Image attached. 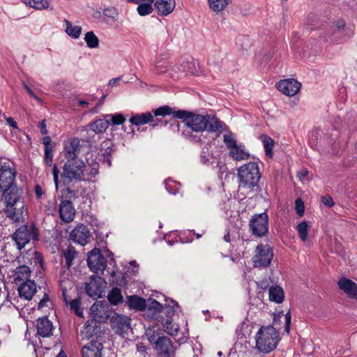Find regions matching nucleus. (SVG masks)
I'll return each instance as SVG.
<instances>
[{"mask_svg":"<svg viewBox=\"0 0 357 357\" xmlns=\"http://www.w3.org/2000/svg\"><path fill=\"white\" fill-rule=\"evenodd\" d=\"M43 144L45 146L44 151H54L56 144L52 141L50 136H45L43 138Z\"/></svg>","mask_w":357,"mask_h":357,"instance_id":"603ef678","label":"nucleus"},{"mask_svg":"<svg viewBox=\"0 0 357 357\" xmlns=\"http://www.w3.org/2000/svg\"><path fill=\"white\" fill-rule=\"evenodd\" d=\"M91 237L90 231L83 224L77 225L70 233L69 238L73 242L85 245L88 243Z\"/></svg>","mask_w":357,"mask_h":357,"instance_id":"2eb2a0df","label":"nucleus"},{"mask_svg":"<svg viewBox=\"0 0 357 357\" xmlns=\"http://www.w3.org/2000/svg\"><path fill=\"white\" fill-rule=\"evenodd\" d=\"M181 70L188 75H195L197 73L196 64L194 61L181 59Z\"/></svg>","mask_w":357,"mask_h":357,"instance_id":"58836bf2","label":"nucleus"},{"mask_svg":"<svg viewBox=\"0 0 357 357\" xmlns=\"http://www.w3.org/2000/svg\"><path fill=\"white\" fill-rule=\"evenodd\" d=\"M334 26L339 30L343 29L345 26V22L342 19H339L335 22Z\"/></svg>","mask_w":357,"mask_h":357,"instance_id":"69168bd1","label":"nucleus"},{"mask_svg":"<svg viewBox=\"0 0 357 357\" xmlns=\"http://www.w3.org/2000/svg\"><path fill=\"white\" fill-rule=\"evenodd\" d=\"M248 327V324L245 322H242L236 328V331L238 335H241L245 336L248 331L246 330Z\"/></svg>","mask_w":357,"mask_h":357,"instance_id":"6e6d98bb","label":"nucleus"},{"mask_svg":"<svg viewBox=\"0 0 357 357\" xmlns=\"http://www.w3.org/2000/svg\"><path fill=\"white\" fill-rule=\"evenodd\" d=\"M99 164L95 160L86 164L82 159L66 160L61 177L64 183L90 181L98 174Z\"/></svg>","mask_w":357,"mask_h":357,"instance_id":"f03ea898","label":"nucleus"},{"mask_svg":"<svg viewBox=\"0 0 357 357\" xmlns=\"http://www.w3.org/2000/svg\"><path fill=\"white\" fill-rule=\"evenodd\" d=\"M130 321L126 315L114 314L111 318L112 328L116 334L124 336L130 330Z\"/></svg>","mask_w":357,"mask_h":357,"instance_id":"4468645a","label":"nucleus"},{"mask_svg":"<svg viewBox=\"0 0 357 357\" xmlns=\"http://www.w3.org/2000/svg\"><path fill=\"white\" fill-rule=\"evenodd\" d=\"M153 121V115L151 112L133 114L129 120L132 126H139Z\"/></svg>","mask_w":357,"mask_h":357,"instance_id":"bb28decb","label":"nucleus"},{"mask_svg":"<svg viewBox=\"0 0 357 357\" xmlns=\"http://www.w3.org/2000/svg\"><path fill=\"white\" fill-rule=\"evenodd\" d=\"M163 306L156 300H153L150 305L148 308V312L151 313V317L155 319H160V320L162 319L160 314L162 312V310Z\"/></svg>","mask_w":357,"mask_h":357,"instance_id":"a19ab883","label":"nucleus"},{"mask_svg":"<svg viewBox=\"0 0 357 357\" xmlns=\"http://www.w3.org/2000/svg\"><path fill=\"white\" fill-rule=\"evenodd\" d=\"M105 285L106 282L102 278L93 275L90 277L89 282L86 283L85 291L89 296L97 299L102 297Z\"/></svg>","mask_w":357,"mask_h":357,"instance_id":"f8f14e48","label":"nucleus"},{"mask_svg":"<svg viewBox=\"0 0 357 357\" xmlns=\"http://www.w3.org/2000/svg\"><path fill=\"white\" fill-rule=\"evenodd\" d=\"M256 348L262 353L273 351L279 342V332L272 326H261L255 336Z\"/></svg>","mask_w":357,"mask_h":357,"instance_id":"39448f33","label":"nucleus"},{"mask_svg":"<svg viewBox=\"0 0 357 357\" xmlns=\"http://www.w3.org/2000/svg\"><path fill=\"white\" fill-rule=\"evenodd\" d=\"M105 117L108 119L109 125L112 126L122 125L126 120L124 116L121 114H105Z\"/></svg>","mask_w":357,"mask_h":357,"instance_id":"49530a36","label":"nucleus"},{"mask_svg":"<svg viewBox=\"0 0 357 357\" xmlns=\"http://www.w3.org/2000/svg\"><path fill=\"white\" fill-rule=\"evenodd\" d=\"M65 23L66 26V32L67 34L73 38H78L82 33V27L79 26H73L72 23L67 20H65Z\"/></svg>","mask_w":357,"mask_h":357,"instance_id":"ea45409f","label":"nucleus"},{"mask_svg":"<svg viewBox=\"0 0 357 357\" xmlns=\"http://www.w3.org/2000/svg\"><path fill=\"white\" fill-rule=\"evenodd\" d=\"M16 172L10 161L0 162V189L16 185Z\"/></svg>","mask_w":357,"mask_h":357,"instance_id":"9d476101","label":"nucleus"},{"mask_svg":"<svg viewBox=\"0 0 357 357\" xmlns=\"http://www.w3.org/2000/svg\"><path fill=\"white\" fill-rule=\"evenodd\" d=\"M31 271L29 266L23 265L17 267L15 271L14 280L16 284L30 280Z\"/></svg>","mask_w":357,"mask_h":357,"instance_id":"c756f323","label":"nucleus"},{"mask_svg":"<svg viewBox=\"0 0 357 357\" xmlns=\"http://www.w3.org/2000/svg\"><path fill=\"white\" fill-rule=\"evenodd\" d=\"M105 97H106V96H105V95H103V96L100 98V99L98 100V104H97V105H96V108H94V109H91V112L95 113V112H97L96 108H97L98 107H100V106L103 104Z\"/></svg>","mask_w":357,"mask_h":357,"instance_id":"774afa93","label":"nucleus"},{"mask_svg":"<svg viewBox=\"0 0 357 357\" xmlns=\"http://www.w3.org/2000/svg\"><path fill=\"white\" fill-rule=\"evenodd\" d=\"M176 6L175 0H155L154 6L161 16L172 13Z\"/></svg>","mask_w":357,"mask_h":357,"instance_id":"a878e982","label":"nucleus"},{"mask_svg":"<svg viewBox=\"0 0 357 357\" xmlns=\"http://www.w3.org/2000/svg\"><path fill=\"white\" fill-rule=\"evenodd\" d=\"M160 321L162 322L163 326L165 328L166 332L172 336H176L178 332V326L177 325L172 324V320L170 319H164L162 318L161 320L159 319Z\"/></svg>","mask_w":357,"mask_h":357,"instance_id":"37998d69","label":"nucleus"},{"mask_svg":"<svg viewBox=\"0 0 357 357\" xmlns=\"http://www.w3.org/2000/svg\"><path fill=\"white\" fill-rule=\"evenodd\" d=\"M108 301L113 305H118L123 303V298L121 290L118 287H113L107 294Z\"/></svg>","mask_w":357,"mask_h":357,"instance_id":"72a5a7b5","label":"nucleus"},{"mask_svg":"<svg viewBox=\"0 0 357 357\" xmlns=\"http://www.w3.org/2000/svg\"><path fill=\"white\" fill-rule=\"evenodd\" d=\"M7 123L13 128H17V123L12 117L6 118Z\"/></svg>","mask_w":357,"mask_h":357,"instance_id":"338daca9","label":"nucleus"},{"mask_svg":"<svg viewBox=\"0 0 357 357\" xmlns=\"http://www.w3.org/2000/svg\"><path fill=\"white\" fill-rule=\"evenodd\" d=\"M127 1L138 5L136 10L142 17L149 15L154 10L153 3L155 0H127Z\"/></svg>","mask_w":357,"mask_h":357,"instance_id":"5701e85b","label":"nucleus"},{"mask_svg":"<svg viewBox=\"0 0 357 357\" xmlns=\"http://www.w3.org/2000/svg\"><path fill=\"white\" fill-rule=\"evenodd\" d=\"M102 344L97 340L89 342L82 348V357H102Z\"/></svg>","mask_w":357,"mask_h":357,"instance_id":"412c9836","label":"nucleus"},{"mask_svg":"<svg viewBox=\"0 0 357 357\" xmlns=\"http://www.w3.org/2000/svg\"><path fill=\"white\" fill-rule=\"evenodd\" d=\"M321 202L327 207H333L335 204L332 197L329 195H326L321 197Z\"/></svg>","mask_w":357,"mask_h":357,"instance_id":"4d7b16f0","label":"nucleus"},{"mask_svg":"<svg viewBox=\"0 0 357 357\" xmlns=\"http://www.w3.org/2000/svg\"><path fill=\"white\" fill-rule=\"evenodd\" d=\"M109 126L108 119L105 116L103 119H98L89 125V129L93 131L95 133H102L104 132Z\"/></svg>","mask_w":357,"mask_h":357,"instance_id":"2f4dec72","label":"nucleus"},{"mask_svg":"<svg viewBox=\"0 0 357 357\" xmlns=\"http://www.w3.org/2000/svg\"><path fill=\"white\" fill-rule=\"evenodd\" d=\"M261 174L257 163L248 162L238 169V188L237 197L244 199L253 193L258 186Z\"/></svg>","mask_w":357,"mask_h":357,"instance_id":"7ed1b4c3","label":"nucleus"},{"mask_svg":"<svg viewBox=\"0 0 357 357\" xmlns=\"http://www.w3.org/2000/svg\"><path fill=\"white\" fill-rule=\"evenodd\" d=\"M308 227L309 225L306 221H303L296 226L299 238L303 242H305L307 238Z\"/></svg>","mask_w":357,"mask_h":357,"instance_id":"de8ad7c7","label":"nucleus"},{"mask_svg":"<svg viewBox=\"0 0 357 357\" xmlns=\"http://www.w3.org/2000/svg\"><path fill=\"white\" fill-rule=\"evenodd\" d=\"M137 354L139 357H149V351L150 349L146 347L142 342L136 344Z\"/></svg>","mask_w":357,"mask_h":357,"instance_id":"3c124183","label":"nucleus"},{"mask_svg":"<svg viewBox=\"0 0 357 357\" xmlns=\"http://www.w3.org/2000/svg\"><path fill=\"white\" fill-rule=\"evenodd\" d=\"M37 333L39 335L47 337L53 335V325L46 317L38 319L36 324Z\"/></svg>","mask_w":357,"mask_h":357,"instance_id":"393cba45","label":"nucleus"},{"mask_svg":"<svg viewBox=\"0 0 357 357\" xmlns=\"http://www.w3.org/2000/svg\"><path fill=\"white\" fill-rule=\"evenodd\" d=\"M50 301L48 294H45L43 298L40 301L38 305V309H41L47 305V303Z\"/></svg>","mask_w":357,"mask_h":357,"instance_id":"e2e57ef3","label":"nucleus"},{"mask_svg":"<svg viewBox=\"0 0 357 357\" xmlns=\"http://www.w3.org/2000/svg\"><path fill=\"white\" fill-rule=\"evenodd\" d=\"M260 138L263 143L266 155L269 158H272L273 156V149L275 144L274 140L266 135H261Z\"/></svg>","mask_w":357,"mask_h":357,"instance_id":"c9c22d12","label":"nucleus"},{"mask_svg":"<svg viewBox=\"0 0 357 357\" xmlns=\"http://www.w3.org/2000/svg\"><path fill=\"white\" fill-rule=\"evenodd\" d=\"M301 86V84L294 79L280 80L276 84L278 90L288 96L296 95L300 91Z\"/></svg>","mask_w":357,"mask_h":357,"instance_id":"dca6fc26","label":"nucleus"},{"mask_svg":"<svg viewBox=\"0 0 357 357\" xmlns=\"http://www.w3.org/2000/svg\"><path fill=\"white\" fill-rule=\"evenodd\" d=\"M40 129V132L42 135H46L47 133V128H46V123H45V120H43L42 121H40L39 123V125H38Z\"/></svg>","mask_w":357,"mask_h":357,"instance_id":"0e129e2a","label":"nucleus"},{"mask_svg":"<svg viewBox=\"0 0 357 357\" xmlns=\"http://www.w3.org/2000/svg\"><path fill=\"white\" fill-rule=\"evenodd\" d=\"M337 285L349 298L357 300V284L346 278H340Z\"/></svg>","mask_w":357,"mask_h":357,"instance_id":"aec40b11","label":"nucleus"},{"mask_svg":"<svg viewBox=\"0 0 357 357\" xmlns=\"http://www.w3.org/2000/svg\"><path fill=\"white\" fill-rule=\"evenodd\" d=\"M154 114L156 116L172 115L175 119H181L185 127L181 135L190 142L200 143L205 139L203 132L207 128V121L204 115L186 110H175L168 105L155 109Z\"/></svg>","mask_w":357,"mask_h":357,"instance_id":"f257e3e1","label":"nucleus"},{"mask_svg":"<svg viewBox=\"0 0 357 357\" xmlns=\"http://www.w3.org/2000/svg\"><path fill=\"white\" fill-rule=\"evenodd\" d=\"M35 194L36 196V198L38 199H40L43 198V196L45 195V192L43 190L42 187L39 185H36L35 186Z\"/></svg>","mask_w":357,"mask_h":357,"instance_id":"680f3d73","label":"nucleus"},{"mask_svg":"<svg viewBox=\"0 0 357 357\" xmlns=\"http://www.w3.org/2000/svg\"><path fill=\"white\" fill-rule=\"evenodd\" d=\"M63 257L65 260V266L69 268L73 265V261L77 255L75 248L72 246H68L63 252Z\"/></svg>","mask_w":357,"mask_h":357,"instance_id":"f704fd0d","label":"nucleus"},{"mask_svg":"<svg viewBox=\"0 0 357 357\" xmlns=\"http://www.w3.org/2000/svg\"><path fill=\"white\" fill-rule=\"evenodd\" d=\"M24 3L38 10L46 9L50 6L48 0H22Z\"/></svg>","mask_w":357,"mask_h":357,"instance_id":"c03bdc74","label":"nucleus"},{"mask_svg":"<svg viewBox=\"0 0 357 357\" xmlns=\"http://www.w3.org/2000/svg\"><path fill=\"white\" fill-rule=\"evenodd\" d=\"M229 155L236 160H247L250 157L249 153L241 144L236 146L229 151Z\"/></svg>","mask_w":357,"mask_h":357,"instance_id":"473e14b6","label":"nucleus"},{"mask_svg":"<svg viewBox=\"0 0 357 357\" xmlns=\"http://www.w3.org/2000/svg\"><path fill=\"white\" fill-rule=\"evenodd\" d=\"M81 151L80 141L78 138L71 139L64 146L66 160H80L79 155Z\"/></svg>","mask_w":357,"mask_h":357,"instance_id":"a211bd4d","label":"nucleus"},{"mask_svg":"<svg viewBox=\"0 0 357 357\" xmlns=\"http://www.w3.org/2000/svg\"><path fill=\"white\" fill-rule=\"evenodd\" d=\"M209 8L214 12L218 13L226 8L231 0H208Z\"/></svg>","mask_w":357,"mask_h":357,"instance_id":"4c0bfd02","label":"nucleus"},{"mask_svg":"<svg viewBox=\"0 0 357 357\" xmlns=\"http://www.w3.org/2000/svg\"><path fill=\"white\" fill-rule=\"evenodd\" d=\"M0 190L3 192L2 197L6 202L4 213L6 217L14 222L20 221L24 206L22 198V190L14 185L5 188V189H0Z\"/></svg>","mask_w":357,"mask_h":357,"instance_id":"20e7f679","label":"nucleus"},{"mask_svg":"<svg viewBox=\"0 0 357 357\" xmlns=\"http://www.w3.org/2000/svg\"><path fill=\"white\" fill-rule=\"evenodd\" d=\"M284 319H285V327H284V331L287 333H289L290 332V326H291V316L290 311H288L284 314Z\"/></svg>","mask_w":357,"mask_h":357,"instance_id":"13d9d810","label":"nucleus"},{"mask_svg":"<svg viewBox=\"0 0 357 357\" xmlns=\"http://www.w3.org/2000/svg\"><path fill=\"white\" fill-rule=\"evenodd\" d=\"M211 144L208 143L206 146L203 149L200 155L201 162L205 165H209L214 162L215 157L213 153L209 151V147Z\"/></svg>","mask_w":357,"mask_h":357,"instance_id":"e433bc0d","label":"nucleus"},{"mask_svg":"<svg viewBox=\"0 0 357 357\" xmlns=\"http://www.w3.org/2000/svg\"><path fill=\"white\" fill-rule=\"evenodd\" d=\"M223 142L229 151L238 146L234 137L231 133L226 134L223 136Z\"/></svg>","mask_w":357,"mask_h":357,"instance_id":"8fccbe9b","label":"nucleus"},{"mask_svg":"<svg viewBox=\"0 0 357 357\" xmlns=\"http://www.w3.org/2000/svg\"><path fill=\"white\" fill-rule=\"evenodd\" d=\"M18 293L21 298L26 300H31L36 292V284L33 280H28L20 283Z\"/></svg>","mask_w":357,"mask_h":357,"instance_id":"b1692460","label":"nucleus"},{"mask_svg":"<svg viewBox=\"0 0 357 357\" xmlns=\"http://www.w3.org/2000/svg\"><path fill=\"white\" fill-rule=\"evenodd\" d=\"M104 14L108 17L114 18L117 12L114 8H107L104 10Z\"/></svg>","mask_w":357,"mask_h":357,"instance_id":"052dcab7","label":"nucleus"},{"mask_svg":"<svg viewBox=\"0 0 357 357\" xmlns=\"http://www.w3.org/2000/svg\"><path fill=\"white\" fill-rule=\"evenodd\" d=\"M166 303L165 305V314L167 315L166 319H170L172 320V317L176 311V308L179 307L178 303L173 299H165Z\"/></svg>","mask_w":357,"mask_h":357,"instance_id":"79ce46f5","label":"nucleus"},{"mask_svg":"<svg viewBox=\"0 0 357 357\" xmlns=\"http://www.w3.org/2000/svg\"><path fill=\"white\" fill-rule=\"evenodd\" d=\"M295 209L296 213L299 216H303L305 212V205L304 202L301 198H298L295 201Z\"/></svg>","mask_w":357,"mask_h":357,"instance_id":"864d4df0","label":"nucleus"},{"mask_svg":"<svg viewBox=\"0 0 357 357\" xmlns=\"http://www.w3.org/2000/svg\"><path fill=\"white\" fill-rule=\"evenodd\" d=\"M59 216L64 222L69 223L75 218V210L72 202L68 200H62L59 204Z\"/></svg>","mask_w":357,"mask_h":357,"instance_id":"6ab92c4d","label":"nucleus"},{"mask_svg":"<svg viewBox=\"0 0 357 357\" xmlns=\"http://www.w3.org/2000/svg\"><path fill=\"white\" fill-rule=\"evenodd\" d=\"M269 300L275 303H282L284 300V293L283 289L278 286H272L268 289Z\"/></svg>","mask_w":357,"mask_h":357,"instance_id":"7c9ffc66","label":"nucleus"},{"mask_svg":"<svg viewBox=\"0 0 357 357\" xmlns=\"http://www.w3.org/2000/svg\"><path fill=\"white\" fill-rule=\"evenodd\" d=\"M53 151H44L43 160L46 166L52 167V174L53 176V181L57 190L59 184V174L60 171L56 164L53 163Z\"/></svg>","mask_w":357,"mask_h":357,"instance_id":"4be33fe9","label":"nucleus"},{"mask_svg":"<svg viewBox=\"0 0 357 357\" xmlns=\"http://www.w3.org/2000/svg\"><path fill=\"white\" fill-rule=\"evenodd\" d=\"M146 335L153 346L158 357H174L175 349L170 339L158 331H146Z\"/></svg>","mask_w":357,"mask_h":357,"instance_id":"423d86ee","label":"nucleus"},{"mask_svg":"<svg viewBox=\"0 0 357 357\" xmlns=\"http://www.w3.org/2000/svg\"><path fill=\"white\" fill-rule=\"evenodd\" d=\"M87 264L90 270L96 274L102 273L107 266L106 260L98 248H93L88 253Z\"/></svg>","mask_w":357,"mask_h":357,"instance_id":"ddd939ff","label":"nucleus"},{"mask_svg":"<svg viewBox=\"0 0 357 357\" xmlns=\"http://www.w3.org/2000/svg\"><path fill=\"white\" fill-rule=\"evenodd\" d=\"M207 128L206 130L210 132L221 131L224 130L225 123L220 121L216 116L206 115Z\"/></svg>","mask_w":357,"mask_h":357,"instance_id":"c85d7f7f","label":"nucleus"},{"mask_svg":"<svg viewBox=\"0 0 357 357\" xmlns=\"http://www.w3.org/2000/svg\"><path fill=\"white\" fill-rule=\"evenodd\" d=\"M109 306L105 301H97L90 308L92 321H100L109 317Z\"/></svg>","mask_w":357,"mask_h":357,"instance_id":"f3484780","label":"nucleus"},{"mask_svg":"<svg viewBox=\"0 0 357 357\" xmlns=\"http://www.w3.org/2000/svg\"><path fill=\"white\" fill-rule=\"evenodd\" d=\"M84 41L89 48H96L99 46L98 38L95 35L93 31H88L84 36Z\"/></svg>","mask_w":357,"mask_h":357,"instance_id":"a18cd8bd","label":"nucleus"},{"mask_svg":"<svg viewBox=\"0 0 357 357\" xmlns=\"http://www.w3.org/2000/svg\"><path fill=\"white\" fill-rule=\"evenodd\" d=\"M249 227L256 236L262 237L268 231V215L266 211L255 214L249 222Z\"/></svg>","mask_w":357,"mask_h":357,"instance_id":"6e6552de","label":"nucleus"},{"mask_svg":"<svg viewBox=\"0 0 357 357\" xmlns=\"http://www.w3.org/2000/svg\"><path fill=\"white\" fill-rule=\"evenodd\" d=\"M126 303L130 309L144 310L146 307L145 299L137 295L127 296Z\"/></svg>","mask_w":357,"mask_h":357,"instance_id":"cd10ccee","label":"nucleus"},{"mask_svg":"<svg viewBox=\"0 0 357 357\" xmlns=\"http://www.w3.org/2000/svg\"><path fill=\"white\" fill-rule=\"evenodd\" d=\"M164 183L165 188L169 194L176 195L178 192V184L175 181L170 178H167L164 181Z\"/></svg>","mask_w":357,"mask_h":357,"instance_id":"09e8293b","label":"nucleus"},{"mask_svg":"<svg viewBox=\"0 0 357 357\" xmlns=\"http://www.w3.org/2000/svg\"><path fill=\"white\" fill-rule=\"evenodd\" d=\"M155 109L153 110V113H154V111ZM153 121L152 122V126L153 127H155V126H166L167 123V121L166 120H163L162 118H159L160 116H155V114H153ZM167 115L165 116H161L162 117H165Z\"/></svg>","mask_w":357,"mask_h":357,"instance_id":"5fc2aeb1","label":"nucleus"},{"mask_svg":"<svg viewBox=\"0 0 357 357\" xmlns=\"http://www.w3.org/2000/svg\"><path fill=\"white\" fill-rule=\"evenodd\" d=\"M84 329L86 330L87 337L92 336L94 331V326L90 324L89 321H87L84 324Z\"/></svg>","mask_w":357,"mask_h":357,"instance_id":"bf43d9fd","label":"nucleus"},{"mask_svg":"<svg viewBox=\"0 0 357 357\" xmlns=\"http://www.w3.org/2000/svg\"><path fill=\"white\" fill-rule=\"evenodd\" d=\"M13 239L15 242L17 249L20 250L31 240L34 241L39 240L38 229L34 225L31 227L23 225L13 234Z\"/></svg>","mask_w":357,"mask_h":357,"instance_id":"0eeeda50","label":"nucleus"},{"mask_svg":"<svg viewBox=\"0 0 357 357\" xmlns=\"http://www.w3.org/2000/svg\"><path fill=\"white\" fill-rule=\"evenodd\" d=\"M73 286L72 282L68 279L61 280L59 282V287L62 291V296L65 303L67 306H69L71 310H73L75 314L79 317H83V309L81 307L80 298H76L72 301H69L68 298V289L71 288Z\"/></svg>","mask_w":357,"mask_h":357,"instance_id":"9b49d317","label":"nucleus"},{"mask_svg":"<svg viewBox=\"0 0 357 357\" xmlns=\"http://www.w3.org/2000/svg\"><path fill=\"white\" fill-rule=\"evenodd\" d=\"M273 257V249L268 245H259L256 248L255 255L253 257L255 267L266 268Z\"/></svg>","mask_w":357,"mask_h":357,"instance_id":"1a4fd4ad","label":"nucleus"}]
</instances>
